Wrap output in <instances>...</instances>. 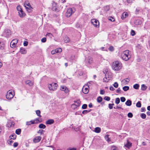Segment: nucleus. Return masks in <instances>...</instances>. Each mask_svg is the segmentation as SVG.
<instances>
[{
	"label": "nucleus",
	"mask_w": 150,
	"mask_h": 150,
	"mask_svg": "<svg viewBox=\"0 0 150 150\" xmlns=\"http://www.w3.org/2000/svg\"><path fill=\"white\" fill-rule=\"evenodd\" d=\"M27 11L29 12H30L31 11V7L30 6L25 8Z\"/></svg>",
	"instance_id": "41"
},
{
	"label": "nucleus",
	"mask_w": 150,
	"mask_h": 150,
	"mask_svg": "<svg viewBox=\"0 0 150 150\" xmlns=\"http://www.w3.org/2000/svg\"><path fill=\"white\" fill-rule=\"evenodd\" d=\"M4 45L2 42H0V49H3L4 48Z\"/></svg>",
	"instance_id": "37"
},
{
	"label": "nucleus",
	"mask_w": 150,
	"mask_h": 150,
	"mask_svg": "<svg viewBox=\"0 0 150 150\" xmlns=\"http://www.w3.org/2000/svg\"><path fill=\"white\" fill-rule=\"evenodd\" d=\"M60 90L62 91H64L66 93H67L69 92L68 88L66 86H61Z\"/></svg>",
	"instance_id": "13"
},
{
	"label": "nucleus",
	"mask_w": 150,
	"mask_h": 150,
	"mask_svg": "<svg viewBox=\"0 0 150 150\" xmlns=\"http://www.w3.org/2000/svg\"><path fill=\"white\" fill-rule=\"evenodd\" d=\"M125 104L128 106H130L132 105V102L130 100H128L125 103Z\"/></svg>",
	"instance_id": "25"
},
{
	"label": "nucleus",
	"mask_w": 150,
	"mask_h": 150,
	"mask_svg": "<svg viewBox=\"0 0 150 150\" xmlns=\"http://www.w3.org/2000/svg\"><path fill=\"white\" fill-rule=\"evenodd\" d=\"M123 89L125 91H127L129 89V87L128 86H125L123 87Z\"/></svg>",
	"instance_id": "35"
},
{
	"label": "nucleus",
	"mask_w": 150,
	"mask_h": 150,
	"mask_svg": "<svg viewBox=\"0 0 150 150\" xmlns=\"http://www.w3.org/2000/svg\"><path fill=\"white\" fill-rule=\"evenodd\" d=\"M93 131L96 133H99L101 131L100 128L99 127H96L95 128Z\"/></svg>",
	"instance_id": "23"
},
{
	"label": "nucleus",
	"mask_w": 150,
	"mask_h": 150,
	"mask_svg": "<svg viewBox=\"0 0 150 150\" xmlns=\"http://www.w3.org/2000/svg\"><path fill=\"white\" fill-rule=\"evenodd\" d=\"M57 86V83H52L48 84V87L50 91H54L56 89Z\"/></svg>",
	"instance_id": "4"
},
{
	"label": "nucleus",
	"mask_w": 150,
	"mask_h": 150,
	"mask_svg": "<svg viewBox=\"0 0 150 150\" xmlns=\"http://www.w3.org/2000/svg\"><path fill=\"white\" fill-rule=\"evenodd\" d=\"M34 120L35 121V124L37 123L40 122V121L39 120V118H37Z\"/></svg>",
	"instance_id": "49"
},
{
	"label": "nucleus",
	"mask_w": 150,
	"mask_h": 150,
	"mask_svg": "<svg viewBox=\"0 0 150 150\" xmlns=\"http://www.w3.org/2000/svg\"><path fill=\"white\" fill-rule=\"evenodd\" d=\"M57 50V53L58 52H61L62 51V49L60 48H58L57 49H56Z\"/></svg>",
	"instance_id": "51"
},
{
	"label": "nucleus",
	"mask_w": 150,
	"mask_h": 150,
	"mask_svg": "<svg viewBox=\"0 0 150 150\" xmlns=\"http://www.w3.org/2000/svg\"><path fill=\"white\" fill-rule=\"evenodd\" d=\"M67 150H76V149L75 148H69L67 149Z\"/></svg>",
	"instance_id": "62"
},
{
	"label": "nucleus",
	"mask_w": 150,
	"mask_h": 150,
	"mask_svg": "<svg viewBox=\"0 0 150 150\" xmlns=\"http://www.w3.org/2000/svg\"><path fill=\"white\" fill-rule=\"evenodd\" d=\"M128 16V13L127 12H125L122 13V16H121V18L123 20L125 18L127 17Z\"/></svg>",
	"instance_id": "19"
},
{
	"label": "nucleus",
	"mask_w": 150,
	"mask_h": 150,
	"mask_svg": "<svg viewBox=\"0 0 150 150\" xmlns=\"http://www.w3.org/2000/svg\"><path fill=\"white\" fill-rule=\"evenodd\" d=\"M139 87V85L138 84H136L133 85V88L136 89H138Z\"/></svg>",
	"instance_id": "33"
},
{
	"label": "nucleus",
	"mask_w": 150,
	"mask_h": 150,
	"mask_svg": "<svg viewBox=\"0 0 150 150\" xmlns=\"http://www.w3.org/2000/svg\"><path fill=\"white\" fill-rule=\"evenodd\" d=\"M130 52L128 50L123 52L121 54V57L122 59L125 61L131 58Z\"/></svg>",
	"instance_id": "2"
},
{
	"label": "nucleus",
	"mask_w": 150,
	"mask_h": 150,
	"mask_svg": "<svg viewBox=\"0 0 150 150\" xmlns=\"http://www.w3.org/2000/svg\"><path fill=\"white\" fill-rule=\"evenodd\" d=\"M111 150H118L117 147L115 146H112L111 147Z\"/></svg>",
	"instance_id": "58"
},
{
	"label": "nucleus",
	"mask_w": 150,
	"mask_h": 150,
	"mask_svg": "<svg viewBox=\"0 0 150 150\" xmlns=\"http://www.w3.org/2000/svg\"><path fill=\"white\" fill-rule=\"evenodd\" d=\"M14 125L13 124V122L11 120H8L7 124V126L8 127H11L13 126Z\"/></svg>",
	"instance_id": "16"
},
{
	"label": "nucleus",
	"mask_w": 150,
	"mask_h": 150,
	"mask_svg": "<svg viewBox=\"0 0 150 150\" xmlns=\"http://www.w3.org/2000/svg\"><path fill=\"white\" fill-rule=\"evenodd\" d=\"M58 8V6L56 3L53 2L52 3V8L53 11H56Z\"/></svg>",
	"instance_id": "12"
},
{
	"label": "nucleus",
	"mask_w": 150,
	"mask_h": 150,
	"mask_svg": "<svg viewBox=\"0 0 150 150\" xmlns=\"http://www.w3.org/2000/svg\"><path fill=\"white\" fill-rule=\"evenodd\" d=\"M109 9V7L108 6H107L105 8V10L106 11H108Z\"/></svg>",
	"instance_id": "61"
},
{
	"label": "nucleus",
	"mask_w": 150,
	"mask_h": 150,
	"mask_svg": "<svg viewBox=\"0 0 150 150\" xmlns=\"http://www.w3.org/2000/svg\"><path fill=\"white\" fill-rule=\"evenodd\" d=\"M46 39L45 38H43L41 39V41L43 42H45L46 41Z\"/></svg>",
	"instance_id": "63"
},
{
	"label": "nucleus",
	"mask_w": 150,
	"mask_h": 150,
	"mask_svg": "<svg viewBox=\"0 0 150 150\" xmlns=\"http://www.w3.org/2000/svg\"><path fill=\"white\" fill-rule=\"evenodd\" d=\"M4 34L7 37L9 36L11 34V32L10 30H6L4 31Z\"/></svg>",
	"instance_id": "15"
},
{
	"label": "nucleus",
	"mask_w": 150,
	"mask_h": 150,
	"mask_svg": "<svg viewBox=\"0 0 150 150\" xmlns=\"http://www.w3.org/2000/svg\"><path fill=\"white\" fill-rule=\"evenodd\" d=\"M16 8L17 11H18V13L20 11L22 10L21 6L19 5L17 6Z\"/></svg>",
	"instance_id": "28"
},
{
	"label": "nucleus",
	"mask_w": 150,
	"mask_h": 150,
	"mask_svg": "<svg viewBox=\"0 0 150 150\" xmlns=\"http://www.w3.org/2000/svg\"><path fill=\"white\" fill-rule=\"evenodd\" d=\"M136 106L137 107L140 108L141 106V104L140 102L139 101L138 102L136 103Z\"/></svg>",
	"instance_id": "40"
},
{
	"label": "nucleus",
	"mask_w": 150,
	"mask_h": 150,
	"mask_svg": "<svg viewBox=\"0 0 150 150\" xmlns=\"http://www.w3.org/2000/svg\"><path fill=\"white\" fill-rule=\"evenodd\" d=\"M14 95V91L13 90H9L8 91L6 95V98L8 100L11 99L13 98Z\"/></svg>",
	"instance_id": "3"
},
{
	"label": "nucleus",
	"mask_w": 150,
	"mask_h": 150,
	"mask_svg": "<svg viewBox=\"0 0 150 150\" xmlns=\"http://www.w3.org/2000/svg\"><path fill=\"white\" fill-rule=\"evenodd\" d=\"M18 40L16 39L13 40L10 43V46L11 48H14L16 47Z\"/></svg>",
	"instance_id": "8"
},
{
	"label": "nucleus",
	"mask_w": 150,
	"mask_h": 150,
	"mask_svg": "<svg viewBox=\"0 0 150 150\" xmlns=\"http://www.w3.org/2000/svg\"><path fill=\"white\" fill-rule=\"evenodd\" d=\"M85 62L86 65H90L93 63V59L90 57H86L85 59Z\"/></svg>",
	"instance_id": "6"
},
{
	"label": "nucleus",
	"mask_w": 150,
	"mask_h": 150,
	"mask_svg": "<svg viewBox=\"0 0 150 150\" xmlns=\"http://www.w3.org/2000/svg\"><path fill=\"white\" fill-rule=\"evenodd\" d=\"M78 107H79L78 106L76 105H75V104L74 103L72 104L71 105V107L73 109H75Z\"/></svg>",
	"instance_id": "34"
},
{
	"label": "nucleus",
	"mask_w": 150,
	"mask_h": 150,
	"mask_svg": "<svg viewBox=\"0 0 150 150\" xmlns=\"http://www.w3.org/2000/svg\"><path fill=\"white\" fill-rule=\"evenodd\" d=\"M120 102V99L119 98H117L115 99V103L117 104H118Z\"/></svg>",
	"instance_id": "39"
},
{
	"label": "nucleus",
	"mask_w": 150,
	"mask_h": 150,
	"mask_svg": "<svg viewBox=\"0 0 150 150\" xmlns=\"http://www.w3.org/2000/svg\"><path fill=\"white\" fill-rule=\"evenodd\" d=\"M21 129H17L16 131V133L17 134H19L21 132Z\"/></svg>",
	"instance_id": "38"
},
{
	"label": "nucleus",
	"mask_w": 150,
	"mask_h": 150,
	"mask_svg": "<svg viewBox=\"0 0 150 150\" xmlns=\"http://www.w3.org/2000/svg\"><path fill=\"white\" fill-rule=\"evenodd\" d=\"M13 142L11 140V139H10L8 141V144L11 145Z\"/></svg>",
	"instance_id": "53"
},
{
	"label": "nucleus",
	"mask_w": 150,
	"mask_h": 150,
	"mask_svg": "<svg viewBox=\"0 0 150 150\" xmlns=\"http://www.w3.org/2000/svg\"><path fill=\"white\" fill-rule=\"evenodd\" d=\"M114 105V104H109L108 105V107L110 109H111L113 108V106Z\"/></svg>",
	"instance_id": "48"
},
{
	"label": "nucleus",
	"mask_w": 150,
	"mask_h": 150,
	"mask_svg": "<svg viewBox=\"0 0 150 150\" xmlns=\"http://www.w3.org/2000/svg\"><path fill=\"white\" fill-rule=\"evenodd\" d=\"M104 99L106 100L109 101L110 100V98L108 96H105L104 98Z\"/></svg>",
	"instance_id": "54"
},
{
	"label": "nucleus",
	"mask_w": 150,
	"mask_h": 150,
	"mask_svg": "<svg viewBox=\"0 0 150 150\" xmlns=\"http://www.w3.org/2000/svg\"><path fill=\"white\" fill-rule=\"evenodd\" d=\"M28 44V42L26 41H25L23 42V45L25 46H27Z\"/></svg>",
	"instance_id": "59"
},
{
	"label": "nucleus",
	"mask_w": 150,
	"mask_h": 150,
	"mask_svg": "<svg viewBox=\"0 0 150 150\" xmlns=\"http://www.w3.org/2000/svg\"><path fill=\"white\" fill-rule=\"evenodd\" d=\"M36 114L37 115L40 117H41L40 115V110H37L35 111Z\"/></svg>",
	"instance_id": "32"
},
{
	"label": "nucleus",
	"mask_w": 150,
	"mask_h": 150,
	"mask_svg": "<svg viewBox=\"0 0 150 150\" xmlns=\"http://www.w3.org/2000/svg\"><path fill=\"white\" fill-rule=\"evenodd\" d=\"M91 23L96 28H98L99 26V23L98 21L95 19H92L91 20Z\"/></svg>",
	"instance_id": "7"
},
{
	"label": "nucleus",
	"mask_w": 150,
	"mask_h": 150,
	"mask_svg": "<svg viewBox=\"0 0 150 150\" xmlns=\"http://www.w3.org/2000/svg\"><path fill=\"white\" fill-rule=\"evenodd\" d=\"M18 15L21 18H23L25 16V13L22 10L21 11H20L18 13Z\"/></svg>",
	"instance_id": "18"
},
{
	"label": "nucleus",
	"mask_w": 150,
	"mask_h": 150,
	"mask_svg": "<svg viewBox=\"0 0 150 150\" xmlns=\"http://www.w3.org/2000/svg\"><path fill=\"white\" fill-rule=\"evenodd\" d=\"M46 36H48V37H49L50 38H52V34L50 33H47L46 35Z\"/></svg>",
	"instance_id": "56"
},
{
	"label": "nucleus",
	"mask_w": 150,
	"mask_h": 150,
	"mask_svg": "<svg viewBox=\"0 0 150 150\" xmlns=\"http://www.w3.org/2000/svg\"><path fill=\"white\" fill-rule=\"evenodd\" d=\"M132 143L129 141L128 140H127V142L124 143V147L125 148L129 149L132 146Z\"/></svg>",
	"instance_id": "9"
},
{
	"label": "nucleus",
	"mask_w": 150,
	"mask_h": 150,
	"mask_svg": "<svg viewBox=\"0 0 150 150\" xmlns=\"http://www.w3.org/2000/svg\"><path fill=\"white\" fill-rule=\"evenodd\" d=\"M146 116V115L144 113H142L140 115V117L143 119H145Z\"/></svg>",
	"instance_id": "42"
},
{
	"label": "nucleus",
	"mask_w": 150,
	"mask_h": 150,
	"mask_svg": "<svg viewBox=\"0 0 150 150\" xmlns=\"http://www.w3.org/2000/svg\"><path fill=\"white\" fill-rule=\"evenodd\" d=\"M39 127L40 129H45L46 127V126L45 125L42 124H40L39 125Z\"/></svg>",
	"instance_id": "26"
},
{
	"label": "nucleus",
	"mask_w": 150,
	"mask_h": 150,
	"mask_svg": "<svg viewBox=\"0 0 150 150\" xmlns=\"http://www.w3.org/2000/svg\"><path fill=\"white\" fill-rule=\"evenodd\" d=\"M30 6V4L28 2H25L24 3V6L25 8Z\"/></svg>",
	"instance_id": "31"
},
{
	"label": "nucleus",
	"mask_w": 150,
	"mask_h": 150,
	"mask_svg": "<svg viewBox=\"0 0 150 150\" xmlns=\"http://www.w3.org/2000/svg\"><path fill=\"white\" fill-rule=\"evenodd\" d=\"M18 143L15 142L13 144V146L14 147H17L18 146Z\"/></svg>",
	"instance_id": "64"
},
{
	"label": "nucleus",
	"mask_w": 150,
	"mask_h": 150,
	"mask_svg": "<svg viewBox=\"0 0 150 150\" xmlns=\"http://www.w3.org/2000/svg\"><path fill=\"white\" fill-rule=\"evenodd\" d=\"M147 88V87L144 84H142L141 85V90L143 91L145 90Z\"/></svg>",
	"instance_id": "29"
},
{
	"label": "nucleus",
	"mask_w": 150,
	"mask_h": 150,
	"mask_svg": "<svg viewBox=\"0 0 150 150\" xmlns=\"http://www.w3.org/2000/svg\"><path fill=\"white\" fill-rule=\"evenodd\" d=\"M114 50V48L112 46H110L109 48V50L111 51H112Z\"/></svg>",
	"instance_id": "60"
},
{
	"label": "nucleus",
	"mask_w": 150,
	"mask_h": 150,
	"mask_svg": "<svg viewBox=\"0 0 150 150\" xmlns=\"http://www.w3.org/2000/svg\"><path fill=\"white\" fill-rule=\"evenodd\" d=\"M89 87L86 85H84L82 88V91L84 93L87 94L89 91Z\"/></svg>",
	"instance_id": "10"
},
{
	"label": "nucleus",
	"mask_w": 150,
	"mask_h": 150,
	"mask_svg": "<svg viewBox=\"0 0 150 150\" xmlns=\"http://www.w3.org/2000/svg\"><path fill=\"white\" fill-rule=\"evenodd\" d=\"M108 19L110 21L112 22L114 21L115 20V19L114 18H113L112 17H108Z\"/></svg>",
	"instance_id": "43"
},
{
	"label": "nucleus",
	"mask_w": 150,
	"mask_h": 150,
	"mask_svg": "<svg viewBox=\"0 0 150 150\" xmlns=\"http://www.w3.org/2000/svg\"><path fill=\"white\" fill-rule=\"evenodd\" d=\"M44 132V131L42 129H40L38 132V133L40 134H43Z\"/></svg>",
	"instance_id": "44"
},
{
	"label": "nucleus",
	"mask_w": 150,
	"mask_h": 150,
	"mask_svg": "<svg viewBox=\"0 0 150 150\" xmlns=\"http://www.w3.org/2000/svg\"><path fill=\"white\" fill-rule=\"evenodd\" d=\"M120 100H121V101L122 102H124L125 101V98L124 97H121L120 98Z\"/></svg>",
	"instance_id": "57"
},
{
	"label": "nucleus",
	"mask_w": 150,
	"mask_h": 150,
	"mask_svg": "<svg viewBox=\"0 0 150 150\" xmlns=\"http://www.w3.org/2000/svg\"><path fill=\"white\" fill-rule=\"evenodd\" d=\"M75 11L74 8H69L66 13V16L68 17H70L75 12Z\"/></svg>",
	"instance_id": "5"
},
{
	"label": "nucleus",
	"mask_w": 150,
	"mask_h": 150,
	"mask_svg": "<svg viewBox=\"0 0 150 150\" xmlns=\"http://www.w3.org/2000/svg\"><path fill=\"white\" fill-rule=\"evenodd\" d=\"M108 70L107 69H106L104 71H103L104 74H105V77L103 79V81L104 82H107L109 80V78L108 77H107L106 74L107 72L108 71Z\"/></svg>",
	"instance_id": "11"
},
{
	"label": "nucleus",
	"mask_w": 150,
	"mask_h": 150,
	"mask_svg": "<svg viewBox=\"0 0 150 150\" xmlns=\"http://www.w3.org/2000/svg\"><path fill=\"white\" fill-rule=\"evenodd\" d=\"M54 122V121L52 119H50L47 120L46 122V124L48 125H51L53 124Z\"/></svg>",
	"instance_id": "21"
},
{
	"label": "nucleus",
	"mask_w": 150,
	"mask_h": 150,
	"mask_svg": "<svg viewBox=\"0 0 150 150\" xmlns=\"http://www.w3.org/2000/svg\"><path fill=\"white\" fill-rule=\"evenodd\" d=\"M109 135H107L105 136V139L108 142H109L110 141V140L109 137Z\"/></svg>",
	"instance_id": "30"
},
{
	"label": "nucleus",
	"mask_w": 150,
	"mask_h": 150,
	"mask_svg": "<svg viewBox=\"0 0 150 150\" xmlns=\"http://www.w3.org/2000/svg\"><path fill=\"white\" fill-rule=\"evenodd\" d=\"M20 52L22 54H25L26 53L27 51L25 48L22 47L20 49Z\"/></svg>",
	"instance_id": "20"
},
{
	"label": "nucleus",
	"mask_w": 150,
	"mask_h": 150,
	"mask_svg": "<svg viewBox=\"0 0 150 150\" xmlns=\"http://www.w3.org/2000/svg\"><path fill=\"white\" fill-rule=\"evenodd\" d=\"M41 139V137L40 136L35 137L33 139V141L34 143L39 142Z\"/></svg>",
	"instance_id": "14"
},
{
	"label": "nucleus",
	"mask_w": 150,
	"mask_h": 150,
	"mask_svg": "<svg viewBox=\"0 0 150 150\" xmlns=\"http://www.w3.org/2000/svg\"><path fill=\"white\" fill-rule=\"evenodd\" d=\"M90 112V110H84L83 111V112H82V113L83 114H86Z\"/></svg>",
	"instance_id": "45"
},
{
	"label": "nucleus",
	"mask_w": 150,
	"mask_h": 150,
	"mask_svg": "<svg viewBox=\"0 0 150 150\" xmlns=\"http://www.w3.org/2000/svg\"><path fill=\"white\" fill-rule=\"evenodd\" d=\"M111 67L113 70L118 71L120 70L122 68V64L120 61H116L112 63Z\"/></svg>",
	"instance_id": "1"
},
{
	"label": "nucleus",
	"mask_w": 150,
	"mask_h": 150,
	"mask_svg": "<svg viewBox=\"0 0 150 150\" xmlns=\"http://www.w3.org/2000/svg\"><path fill=\"white\" fill-rule=\"evenodd\" d=\"M9 138L11 139H15L16 138V135L14 134H12L10 136Z\"/></svg>",
	"instance_id": "27"
},
{
	"label": "nucleus",
	"mask_w": 150,
	"mask_h": 150,
	"mask_svg": "<svg viewBox=\"0 0 150 150\" xmlns=\"http://www.w3.org/2000/svg\"><path fill=\"white\" fill-rule=\"evenodd\" d=\"M64 41L65 43H67L69 42L70 39L68 37L65 36L64 38Z\"/></svg>",
	"instance_id": "24"
},
{
	"label": "nucleus",
	"mask_w": 150,
	"mask_h": 150,
	"mask_svg": "<svg viewBox=\"0 0 150 150\" xmlns=\"http://www.w3.org/2000/svg\"><path fill=\"white\" fill-rule=\"evenodd\" d=\"M74 103L75 105H77L78 107L79 106L81 103V101L79 100H77L74 101Z\"/></svg>",
	"instance_id": "22"
},
{
	"label": "nucleus",
	"mask_w": 150,
	"mask_h": 150,
	"mask_svg": "<svg viewBox=\"0 0 150 150\" xmlns=\"http://www.w3.org/2000/svg\"><path fill=\"white\" fill-rule=\"evenodd\" d=\"M56 53H57V52L56 49L55 50H53L51 52V54H54Z\"/></svg>",
	"instance_id": "50"
},
{
	"label": "nucleus",
	"mask_w": 150,
	"mask_h": 150,
	"mask_svg": "<svg viewBox=\"0 0 150 150\" xmlns=\"http://www.w3.org/2000/svg\"><path fill=\"white\" fill-rule=\"evenodd\" d=\"M113 86L115 88H117L118 86V84L117 82H115L113 84Z\"/></svg>",
	"instance_id": "47"
},
{
	"label": "nucleus",
	"mask_w": 150,
	"mask_h": 150,
	"mask_svg": "<svg viewBox=\"0 0 150 150\" xmlns=\"http://www.w3.org/2000/svg\"><path fill=\"white\" fill-rule=\"evenodd\" d=\"M97 100L98 103H100L102 100V98L101 97L99 96Z\"/></svg>",
	"instance_id": "36"
},
{
	"label": "nucleus",
	"mask_w": 150,
	"mask_h": 150,
	"mask_svg": "<svg viewBox=\"0 0 150 150\" xmlns=\"http://www.w3.org/2000/svg\"><path fill=\"white\" fill-rule=\"evenodd\" d=\"M131 35L132 36H134L135 35V33L134 30H132L130 33Z\"/></svg>",
	"instance_id": "46"
},
{
	"label": "nucleus",
	"mask_w": 150,
	"mask_h": 150,
	"mask_svg": "<svg viewBox=\"0 0 150 150\" xmlns=\"http://www.w3.org/2000/svg\"><path fill=\"white\" fill-rule=\"evenodd\" d=\"M127 116L131 118L133 116V114L132 113L129 112Z\"/></svg>",
	"instance_id": "52"
},
{
	"label": "nucleus",
	"mask_w": 150,
	"mask_h": 150,
	"mask_svg": "<svg viewBox=\"0 0 150 150\" xmlns=\"http://www.w3.org/2000/svg\"><path fill=\"white\" fill-rule=\"evenodd\" d=\"M87 107V105L86 104H84L83 105L82 107V108L83 109H85Z\"/></svg>",
	"instance_id": "55"
},
{
	"label": "nucleus",
	"mask_w": 150,
	"mask_h": 150,
	"mask_svg": "<svg viewBox=\"0 0 150 150\" xmlns=\"http://www.w3.org/2000/svg\"><path fill=\"white\" fill-rule=\"evenodd\" d=\"M25 83L26 84L30 86H32L34 85V82L30 80H27L25 81Z\"/></svg>",
	"instance_id": "17"
}]
</instances>
